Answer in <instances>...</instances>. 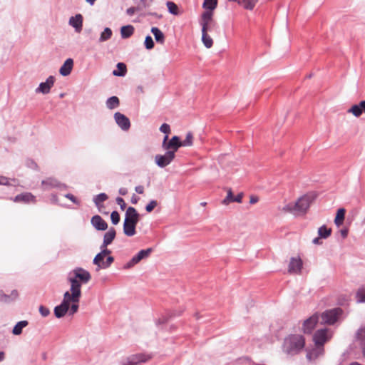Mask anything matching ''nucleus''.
I'll return each instance as SVG.
<instances>
[{
	"mask_svg": "<svg viewBox=\"0 0 365 365\" xmlns=\"http://www.w3.org/2000/svg\"><path fill=\"white\" fill-rule=\"evenodd\" d=\"M314 199V197L312 194L304 195L299 197L294 204L289 203L283 207V210L295 215H304L308 210Z\"/></svg>",
	"mask_w": 365,
	"mask_h": 365,
	"instance_id": "1",
	"label": "nucleus"
},
{
	"mask_svg": "<svg viewBox=\"0 0 365 365\" xmlns=\"http://www.w3.org/2000/svg\"><path fill=\"white\" fill-rule=\"evenodd\" d=\"M305 345V339L299 334H291L286 337L283 344V351L287 354L295 355L301 351Z\"/></svg>",
	"mask_w": 365,
	"mask_h": 365,
	"instance_id": "2",
	"label": "nucleus"
},
{
	"mask_svg": "<svg viewBox=\"0 0 365 365\" xmlns=\"http://www.w3.org/2000/svg\"><path fill=\"white\" fill-rule=\"evenodd\" d=\"M140 220V214L133 207H128L126 210L123 222V232L128 237L135 235V227Z\"/></svg>",
	"mask_w": 365,
	"mask_h": 365,
	"instance_id": "3",
	"label": "nucleus"
},
{
	"mask_svg": "<svg viewBox=\"0 0 365 365\" xmlns=\"http://www.w3.org/2000/svg\"><path fill=\"white\" fill-rule=\"evenodd\" d=\"M91 279V276L90 273L81 267L73 269L68 277V280L71 283V287L74 285L78 288L79 291H81V284L88 283Z\"/></svg>",
	"mask_w": 365,
	"mask_h": 365,
	"instance_id": "4",
	"label": "nucleus"
},
{
	"mask_svg": "<svg viewBox=\"0 0 365 365\" xmlns=\"http://www.w3.org/2000/svg\"><path fill=\"white\" fill-rule=\"evenodd\" d=\"M81 296V291H79L78 287L73 285L68 291V298L67 299L69 314L72 315L78 312Z\"/></svg>",
	"mask_w": 365,
	"mask_h": 365,
	"instance_id": "5",
	"label": "nucleus"
},
{
	"mask_svg": "<svg viewBox=\"0 0 365 365\" xmlns=\"http://www.w3.org/2000/svg\"><path fill=\"white\" fill-rule=\"evenodd\" d=\"M213 13L211 11H205L201 16L200 24L202 26V31H212L218 28L217 22L212 18Z\"/></svg>",
	"mask_w": 365,
	"mask_h": 365,
	"instance_id": "6",
	"label": "nucleus"
},
{
	"mask_svg": "<svg viewBox=\"0 0 365 365\" xmlns=\"http://www.w3.org/2000/svg\"><path fill=\"white\" fill-rule=\"evenodd\" d=\"M342 309L340 308H335L324 312L321 314L322 324L329 325L334 324L342 314Z\"/></svg>",
	"mask_w": 365,
	"mask_h": 365,
	"instance_id": "7",
	"label": "nucleus"
},
{
	"mask_svg": "<svg viewBox=\"0 0 365 365\" xmlns=\"http://www.w3.org/2000/svg\"><path fill=\"white\" fill-rule=\"evenodd\" d=\"M332 336L331 329L325 328L318 329L313 336V341L315 345L324 346V344L328 341Z\"/></svg>",
	"mask_w": 365,
	"mask_h": 365,
	"instance_id": "8",
	"label": "nucleus"
},
{
	"mask_svg": "<svg viewBox=\"0 0 365 365\" xmlns=\"http://www.w3.org/2000/svg\"><path fill=\"white\" fill-rule=\"evenodd\" d=\"M153 252L152 248H148L146 250H141L135 255H134L130 261L123 265V269H128L134 267L135 264L139 263L142 259L148 258L151 252Z\"/></svg>",
	"mask_w": 365,
	"mask_h": 365,
	"instance_id": "9",
	"label": "nucleus"
},
{
	"mask_svg": "<svg viewBox=\"0 0 365 365\" xmlns=\"http://www.w3.org/2000/svg\"><path fill=\"white\" fill-rule=\"evenodd\" d=\"M168 135H165L162 143V147L166 151H173L175 155L179 148L182 147L181 140L178 136H173L169 141Z\"/></svg>",
	"mask_w": 365,
	"mask_h": 365,
	"instance_id": "10",
	"label": "nucleus"
},
{
	"mask_svg": "<svg viewBox=\"0 0 365 365\" xmlns=\"http://www.w3.org/2000/svg\"><path fill=\"white\" fill-rule=\"evenodd\" d=\"M175 157L173 151H166L164 155H156L155 161L158 167L165 168L171 163Z\"/></svg>",
	"mask_w": 365,
	"mask_h": 365,
	"instance_id": "11",
	"label": "nucleus"
},
{
	"mask_svg": "<svg viewBox=\"0 0 365 365\" xmlns=\"http://www.w3.org/2000/svg\"><path fill=\"white\" fill-rule=\"evenodd\" d=\"M68 298V291L63 294V299L61 303L54 308V314L57 318H61L68 312V304L67 299Z\"/></svg>",
	"mask_w": 365,
	"mask_h": 365,
	"instance_id": "12",
	"label": "nucleus"
},
{
	"mask_svg": "<svg viewBox=\"0 0 365 365\" xmlns=\"http://www.w3.org/2000/svg\"><path fill=\"white\" fill-rule=\"evenodd\" d=\"M54 83L55 78L53 76H50L45 82L39 84L38 87L36 88L35 92L36 93L48 94L53 86Z\"/></svg>",
	"mask_w": 365,
	"mask_h": 365,
	"instance_id": "13",
	"label": "nucleus"
},
{
	"mask_svg": "<svg viewBox=\"0 0 365 365\" xmlns=\"http://www.w3.org/2000/svg\"><path fill=\"white\" fill-rule=\"evenodd\" d=\"M319 314H314L309 319H306L302 326V330L305 334H310L315 328L318 321H319Z\"/></svg>",
	"mask_w": 365,
	"mask_h": 365,
	"instance_id": "14",
	"label": "nucleus"
},
{
	"mask_svg": "<svg viewBox=\"0 0 365 365\" xmlns=\"http://www.w3.org/2000/svg\"><path fill=\"white\" fill-rule=\"evenodd\" d=\"M114 119L117 125L123 130H128L130 127V122L128 117L124 114L116 112L114 114Z\"/></svg>",
	"mask_w": 365,
	"mask_h": 365,
	"instance_id": "15",
	"label": "nucleus"
},
{
	"mask_svg": "<svg viewBox=\"0 0 365 365\" xmlns=\"http://www.w3.org/2000/svg\"><path fill=\"white\" fill-rule=\"evenodd\" d=\"M150 358L151 356L150 355H145L143 354L132 355L128 358L127 362L123 365H137L139 363L146 362Z\"/></svg>",
	"mask_w": 365,
	"mask_h": 365,
	"instance_id": "16",
	"label": "nucleus"
},
{
	"mask_svg": "<svg viewBox=\"0 0 365 365\" xmlns=\"http://www.w3.org/2000/svg\"><path fill=\"white\" fill-rule=\"evenodd\" d=\"M302 261L300 258L292 257L289 262L288 272L289 273L299 274L302 269Z\"/></svg>",
	"mask_w": 365,
	"mask_h": 365,
	"instance_id": "17",
	"label": "nucleus"
},
{
	"mask_svg": "<svg viewBox=\"0 0 365 365\" xmlns=\"http://www.w3.org/2000/svg\"><path fill=\"white\" fill-rule=\"evenodd\" d=\"M68 24L75 29L76 32L80 33L83 29V16L78 14L69 19Z\"/></svg>",
	"mask_w": 365,
	"mask_h": 365,
	"instance_id": "18",
	"label": "nucleus"
},
{
	"mask_svg": "<svg viewBox=\"0 0 365 365\" xmlns=\"http://www.w3.org/2000/svg\"><path fill=\"white\" fill-rule=\"evenodd\" d=\"M91 222L97 230H106L108 227L107 222L98 215L92 217Z\"/></svg>",
	"mask_w": 365,
	"mask_h": 365,
	"instance_id": "19",
	"label": "nucleus"
},
{
	"mask_svg": "<svg viewBox=\"0 0 365 365\" xmlns=\"http://www.w3.org/2000/svg\"><path fill=\"white\" fill-rule=\"evenodd\" d=\"M348 113L353 114L356 118L361 116L363 113H365V101H361L359 103L353 105L348 110Z\"/></svg>",
	"mask_w": 365,
	"mask_h": 365,
	"instance_id": "20",
	"label": "nucleus"
},
{
	"mask_svg": "<svg viewBox=\"0 0 365 365\" xmlns=\"http://www.w3.org/2000/svg\"><path fill=\"white\" fill-rule=\"evenodd\" d=\"M324 351V346L320 345H315L314 349L307 351V358L309 360H314L317 357L323 355Z\"/></svg>",
	"mask_w": 365,
	"mask_h": 365,
	"instance_id": "21",
	"label": "nucleus"
},
{
	"mask_svg": "<svg viewBox=\"0 0 365 365\" xmlns=\"http://www.w3.org/2000/svg\"><path fill=\"white\" fill-rule=\"evenodd\" d=\"M73 66V59L72 58L66 59L59 69L60 74L63 76H68L72 71Z\"/></svg>",
	"mask_w": 365,
	"mask_h": 365,
	"instance_id": "22",
	"label": "nucleus"
},
{
	"mask_svg": "<svg viewBox=\"0 0 365 365\" xmlns=\"http://www.w3.org/2000/svg\"><path fill=\"white\" fill-rule=\"evenodd\" d=\"M356 342L360 346L363 355L365 356V327L360 328L356 332Z\"/></svg>",
	"mask_w": 365,
	"mask_h": 365,
	"instance_id": "23",
	"label": "nucleus"
},
{
	"mask_svg": "<svg viewBox=\"0 0 365 365\" xmlns=\"http://www.w3.org/2000/svg\"><path fill=\"white\" fill-rule=\"evenodd\" d=\"M116 235L115 230L113 227H110L107 232L104 234L103 241L102 245L103 247H108L112 243Z\"/></svg>",
	"mask_w": 365,
	"mask_h": 365,
	"instance_id": "24",
	"label": "nucleus"
},
{
	"mask_svg": "<svg viewBox=\"0 0 365 365\" xmlns=\"http://www.w3.org/2000/svg\"><path fill=\"white\" fill-rule=\"evenodd\" d=\"M14 201L24 202H35V197L31 193L26 192L16 195L15 197Z\"/></svg>",
	"mask_w": 365,
	"mask_h": 365,
	"instance_id": "25",
	"label": "nucleus"
},
{
	"mask_svg": "<svg viewBox=\"0 0 365 365\" xmlns=\"http://www.w3.org/2000/svg\"><path fill=\"white\" fill-rule=\"evenodd\" d=\"M41 184L45 190H49L53 187H58L61 186V184L53 178H48L42 181Z\"/></svg>",
	"mask_w": 365,
	"mask_h": 365,
	"instance_id": "26",
	"label": "nucleus"
},
{
	"mask_svg": "<svg viewBox=\"0 0 365 365\" xmlns=\"http://www.w3.org/2000/svg\"><path fill=\"white\" fill-rule=\"evenodd\" d=\"M151 32L153 34L155 41L160 44H163L165 42V35L157 27H152Z\"/></svg>",
	"mask_w": 365,
	"mask_h": 365,
	"instance_id": "27",
	"label": "nucleus"
},
{
	"mask_svg": "<svg viewBox=\"0 0 365 365\" xmlns=\"http://www.w3.org/2000/svg\"><path fill=\"white\" fill-rule=\"evenodd\" d=\"M134 32V27L132 25L123 26L120 29V34L123 38H129Z\"/></svg>",
	"mask_w": 365,
	"mask_h": 365,
	"instance_id": "28",
	"label": "nucleus"
},
{
	"mask_svg": "<svg viewBox=\"0 0 365 365\" xmlns=\"http://www.w3.org/2000/svg\"><path fill=\"white\" fill-rule=\"evenodd\" d=\"M346 210L344 208H339L337 210L336 215L334 220V223L337 227H340L344 220Z\"/></svg>",
	"mask_w": 365,
	"mask_h": 365,
	"instance_id": "29",
	"label": "nucleus"
},
{
	"mask_svg": "<svg viewBox=\"0 0 365 365\" xmlns=\"http://www.w3.org/2000/svg\"><path fill=\"white\" fill-rule=\"evenodd\" d=\"M119 104V98L117 96L110 97L106 101V107L110 110L118 108Z\"/></svg>",
	"mask_w": 365,
	"mask_h": 365,
	"instance_id": "30",
	"label": "nucleus"
},
{
	"mask_svg": "<svg viewBox=\"0 0 365 365\" xmlns=\"http://www.w3.org/2000/svg\"><path fill=\"white\" fill-rule=\"evenodd\" d=\"M28 322L26 320L19 322L14 327L12 333L14 335H19L22 333V330L28 325Z\"/></svg>",
	"mask_w": 365,
	"mask_h": 365,
	"instance_id": "31",
	"label": "nucleus"
},
{
	"mask_svg": "<svg viewBox=\"0 0 365 365\" xmlns=\"http://www.w3.org/2000/svg\"><path fill=\"white\" fill-rule=\"evenodd\" d=\"M117 70L113 71V75L115 76H124L126 74V66L123 63H118Z\"/></svg>",
	"mask_w": 365,
	"mask_h": 365,
	"instance_id": "32",
	"label": "nucleus"
},
{
	"mask_svg": "<svg viewBox=\"0 0 365 365\" xmlns=\"http://www.w3.org/2000/svg\"><path fill=\"white\" fill-rule=\"evenodd\" d=\"M258 0H240L239 4L245 9L252 10L257 3Z\"/></svg>",
	"mask_w": 365,
	"mask_h": 365,
	"instance_id": "33",
	"label": "nucleus"
},
{
	"mask_svg": "<svg viewBox=\"0 0 365 365\" xmlns=\"http://www.w3.org/2000/svg\"><path fill=\"white\" fill-rule=\"evenodd\" d=\"M113 32L110 28H105L103 31L101 32L100 38L98 39L99 42H104L110 39L112 36Z\"/></svg>",
	"mask_w": 365,
	"mask_h": 365,
	"instance_id": "34",
	"label": "nucleus"
},
{
	"mask_svg": "<svg viewBox=\"0 0 365 365\" xmlns=\"http://www.w3.org/2000/svg\"><path fill=\"white\" fill-rule=\"evenodd\" d=\"M331 230L330 228H327L325 225L321 226L318 229V235L320 238L327 239L331 235Z\"/></svg>",
	"mask_w": 365,
	"mask_h": 365,
	"instance_id": "35",
	"label": "nucleus"
},
{
	"mask_svg": "<svg viewBox=\"0 0 365 365\" xmlns=\"http://www.w3.org/2000/svg\"><path fill=\"white\" fill-rule=\"evenodd\" d=\"M207 33L202 31V41L206 48H210L213 45V41Z\"/></svg>",
	"mask_w": 365,
	"mask_h": 365,
	"instance_id": "36",
	"label": "nucleus"
},
{
	"mask_svg": "<svg viewBox=\"0 0 365 365\" xmlns=\"http://www.w3.org/2000/svg\"><path fill=\"white\" fill-rule=\"evenodd\" d=\"M217 4V0H204L202 7L207 11L214 10Z\"/></svg>",
	"mask_w": 365,
	"mask_h": 365,
	"instance_id": "37",
	"label": "nucleus"
},
{
	"mask_svg": "<svg viewBox=\"0 0 365 365\" xmlns=\"http://www.w3.org/2000/svg\"><path fill=\"white\" fill-rule=\"evenodd\" d=\"M108 199V195L106 193H100L96 195L93 198L95 205L100 209L101 202L106 201Z\"/></svg>",
	"mask_w": 365,
	"mask_h": 365,
	"instance_id": "38",
	"label": "nucleus"
},
{
	"mask_svg": "<svg viewBox=\"0 0 365 365\" xmlns=\"http://www.w3.org/2000/svg\"><path fill=\"white\" fill-rule=\"evenodd\" d=\"M105 257L101 253H98L93 260V263L98 267V270L102 269L101 263H104Z\"/></svg>",
	"mask_w": 365,
	"mask_h": 365,
	"instance_id": "39",
	"label": "nucleus"
},
{
	"mask_svg": "<svg viewBox=\"0 0 365 365\" xmlns=\"http://www.w3.org/2000/svg\"><path fill=\"white\" fill-rule=\"evenodd\" d=\"M166 5H167L168 9L170 14H174V15L178 14V7L174 2L168 1L166 3Z\"/></svg>",
	"mask_w": 365,
	"mask_h": 365,
	"instance_id": "40",
	"label": "nucleus"
},
{
	"mask_svg": "<svg viewBox=\"0 0 365 365\" xmlns=\"http://www.w3.org/2000/svg\"><path fill=\"white\" fill-rule=\"evenodd\" d=\"M192 134L187 133L185 139L181 141L182 146H191L192 145Z\"/></svg>",
	"mask_w": 365,
	"mask_h": 365,
	"instance_id": "41",
	"label": "nucleus"
},
{
	"mask_svg": "<svg viewBox=\"0 0 365 365\" xmlns=\"http://www.w3.org/2000/svg\"><path fill=\"white\" fill-rule=\"evenodd\" d=\"M235 196H233L232 192L231 189L227 190V194L226 197L223 200L222 203L225 205H227L231 202H234Z\"/></svg>",
	"mask_w": 365,
	"mask_h": 365,
	"instance_id": "42",
	"label": "nucleus"
},
{
	"mask_svg": "<svg viewBox=\"0 0 365 365\" xmlns=\"http://www.w3.org/2000/svg\"><path fill=\"white\" fill-rule=\"evenodd\" d=\"M145 46L147 49L150 50L154 47V42L150 36H147L144 42Z\"/></svg>",
	"mask_w": 365,
	"mask_h": 365,
	"instance_id": "43",
	"label": "nucleus"
},
{
	"mask_svg": "<svg viewBox=\"0 0 365 365\" xmlns=\"http://www.w3.org/2000/svg\"><path fill=\"white\" fill-rule=\"evenodd\" d=\"M114 262V257L108 256L104 263H101L102 269H107L110 267L112 263Z\"/></svg>",
	"mask_w": 365,
	"mask_h": 365,
	"instance_id": "44",
	"label": "nucleus"
},
{
	"mask_svg": "<svg viewBox=\"0 0 365 365\" xmlns=\"http://www.w3.org/2000/svg\"><path fill=\"white\" fill-rule=\"evenodd\" d=\"M111 222L113 225H117L120 222V215L117 211H113L110 215Z\"/></svg>",
	"mask_w": 365,
	"mask_h": 365,
	"instance_id": "45",
	"label": "nucleus"
},
{
	"mask_svg": "<svg viewBox=\"0 0 365 365\" xmlns=\"http://www.w3.org/2000/svg\"><path fill=\"white\" fill-rule=\"evenodd\" d=\"M157 205H158L157 201L153 200L150 201V202L146 205L145 210L148 212H150L154 210V208L157 206Z\"/></svg>",
	"mask_w": 365,
	"mask_h": 365,
	"instance_id": "46",
	"label": "nucleus"
},
{
	"mask_svg": "<svg viewBox=\"0 0 365 365\" xmlns=\"http://www.w3.org/2000/svg\"><path fill=\"white\" fill-rule=\"evenodd\" d=\"M39 312L41 315L43 317H48L50 314L49 309L43 305H41L39 307Z\"/></svg>",
	"mask_w": 365,
	"mask_h": 365,
	"instance_id": "47",
	"label": "nucleus"
},
{
	"mask_svg": "<svg viewBox=\"0 0 365 365\" xmlns=\"http://www.w3.org/2000/svg\"><path fill=\"white\" fill-rule=\"evenodd\" d=\"M357 302L360 303L365 302V290L359 291L356 293Z\"/></svg>",
	"mask_w": 365,
	"mask_h": 365,
	"instance_id": "48",
	"label": "nucleus"
},
{
	"mask_svg": "<svg viewBox=\"0 0 365 365\" xmlns=\"http://www.w3.org/2000/svg\"><path fill=\"white\" fill-rule=\"evenodd\" d=\"M160 130L165 133V135H168V133L170 132V125L167 123H163L161 125L160 128Z\"/></svg>",
	"mask_w": 365,
	"mask_h": 365,
	"instance_id": "49",
	"label": "nucleus"
},
{
	"mask_svg": "<svg viewBox=\"0 0 365 365\" xmlns=\"http://www.w3.org/2000/svg\"><path fill=\"white\" fill-rule=\"evenodd\" d=\"M64 196H65V197H66V198L69 199L71 201H72L73 203H75L76 205L80 204L79 200H78L73 195H72L71 193H67Z\"/></svg>",
	"mask_w": 365,
	"mask_h": 365,
	"instance_id": "50",
	"label": "nucleus"
},
{
	"mask_svg": "<svg viewBox=\"0 0 365 365\" xmlns=\"http://www.w3.org/2000/svg\"><path fill=\"white\" fill-rule=\"evenodd\" d=\"M116 202L120 207L121 210H124L125 208L126 204L122 197H118L116 198Z\"/></svg>",
	"mask_w": 365,
	"mask_h": 365,
	"instance_id": "51",
	"label": "nucleus"
},
{
	"mask_svg": "<svg viewBox=\"0 0 365 365\" xmlns=\"http://www.w3.org/2000/svg\"><path fill=\"white\" fill-rule=\"evenodd\" d=\"M0 300L4 302H9L10 301V297L4 294L2 291H0Z\"/></svg>",
	"mask_w": 365,
	"mask_h": 365,
	"instance_id": "52",
	"label": "nucleus"
},
{
	"mask_svg": "<svg viewBox=\"0 0 365 365\" xmlns=\"http://www.w3.org/2000/svg\"><path fill=\"white\" fill-rule=\"evenodd\" d=\"M101 248V253L104 256L106 257V255H109L110 256V254L111 253V251L108 249H107V247H103V245H101L100 247Z\"/></svg>",
	"mask_w": 365,
	"mask_h": 365,
	"instance_id": "53",
	"label": "nucleus"
},
{
	"mask_svg": "<svg viewBox=\"0 0 365 365\" xmlns=\"http://www.w3.org/2000/svg\"><path fill=\"white\" fill-rule=\"evenodd\" d=\"M139 9L138 7H130L127 9L126 14L128 16H133L136 11H138Z\"/></svg>",
	"mask_w": 365,
	"mask_h": 365,
	"instance_id": "54",
	"label": "nucleus"
},
{
	"mask_svg": "<svg viewBox=\"0 0 365 365\" xmlns=\"http://www.w3.org/2000/svg\"><path fill=\"white\" fill-rule=\"evenodd\" d=\"M9 184V180L8 178L0 176V185H6Z\"/></svg>",
	"mask_w": 365,
	"mask_h": 365,
	"instance_id": "55",
	"label": "nucleus"
},
{
	"mask_svg": "<svg viewBox=\"0 0 365 365\" xmlns=\"http://www.w3.org/2000/svg\"><path fill=\"white\" fill-rule=\"evenodd\" d=\"M242 193H239L237 196L235 197V198L233 199L234 200V202H242Z\"/></svg>",
	"mask_w": 365,
	"mask_h": 365,
	"instance_id": "56",
	"label": "nucleus"
},
{
	"mask_svg": "<svg viewBox=\"0 0 365 365\" xmlns=\"http://www.w3.org/2000/svg\"><path fill=\"white\" fill-rule=\"evenodd\" d=\"M135 190L139 194H143L144 192V187L142 185L136 186Z\"/></svg>",
	"mask_w": 365,
	"mask_h": 365,
	"instance_id": "57",
	"label": "nucleus"
},
{
	"mask_svg": "<svg viewBox=\"0 0 365 365\" xmlns=\"http://www.w3.org/2000/svg\"><path fill=\"white\" fill-rule=\"evenodd\" d=\"M341 235L343 238H346L348 235V230L346 229H343L340 230Z\"/></svg>",
	"mask_w": 365,
	"mask_h": 365,
	"instance_id": "58",
	"label": "nucleus"
},
{
	"mask_svg": "<svg viewBox=\"0 0 365 365\" xmlns=\"http://www.w3.org/2000/svg\"><path fill=\"white\" fill-rule=\"evenodd\" d=\"M322 238H320L319 237H316L314 238L313 240H312V242L315 245H321L322 243V240H321Z\"/></svg>",
	"mask_w": 365,
	"mask_h": 365,
	"instance_id": "59",
	"label": "nucleus"
},
{
	"mask_svg": "<svg viewBox=\"0 0 365 365\" xmlns=\"http://www.w3.org/2000/svg\"><path fill=\"white\" fill-rule=\"evenodd\" d=\"M257 201H258V197H256V196H251L250 197V204H255Z\"/></svg>",
	"mask_w": 365,
	"mask_h": 365,
	"instance_id": "60",
	"label": "nucleus"
},
{
	"mask_svg": "<svg viewBox=\"0 0 365 365\" xmlns=\"http://www.w3.org/2000/svg\"><path fill=\"white\" fill-rule=\"evenodd\" d=\"M138 198L135 196V195H133L132 197H131V202L133 204H136L138 202Z\"/></svg>",
	"mask_w": 365,
	"mask_h": 365,
	"instance_id": "61",
	"label": "nucleus"
},
{
	"mask_svg": "<svg viewBox=\"0 0 365 365\" xmlns=\"http://www.w3.org/2000/svg\"><path fill=\"white\" fill-rule=\"evenodd\" d=\"M167 320H168V318H165L163 317L162 319H159V320L158 321V324L165 323Z\"/></svg>",
	"mask_w": 365,
	"mask_h": 365,
	"instance_id": "62",
	"label": "nucleus"
},
{
	"mask_svg": "<svg viewBox=\"0 0 365 365\" xmlns=\"http://www.w3.org/2000/svg\"><path fill=\"white\" fill-rule=\"evenodd\" d=\"M96 0H86V1L91 6L94 5Z\"/></svg>",
	"mask_w": 365,
	"mask_h": 365,
	"instance_id": "63",
	"label": "nucleus"
},
{
	"mask_svg": "<svg viewBox=\"0 0 365 365\" xmlns=\"http://www.w3.org/2000/svg\"><path fill=\"white\" fill-rule=\"evenodd\" d=\"M29 166L31 167V168H36L37 167L36 164L33 161L31 162Z\"/></svg>",
	"mask_w": 365,
	"mask_h": 365,
	"instance_id": "64",
	"label": "nucleus"
}]
</instances>
